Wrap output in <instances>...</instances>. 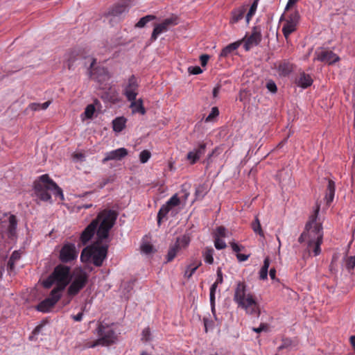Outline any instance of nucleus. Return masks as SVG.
Wrapping results in <instances>:
<instances>
[{
	"label": "nucleus",
	"instance_id": "f257e3e1",
	"mask_svg": "<svg viewBox=\"0 0 355 355\" xmlns=\"http://www.w3.org/2000/svg\"><path fill=\"white\" fill-rule=\"evenodd\" d=\"M117 216V213L114 210L104 209L101 211L96 218L93 220L80 234V239L83 244H86L95 232H96L97 241H103L107 239Z\"/></svg>",
	"mask_w": 355,
	"mask_h": 355
},
{
	"label": "nucleus",
	"instance_id": "a211bd4d",
	"mask_svg": "<svg viewBox=\"0 0 355 355\" xmlns=\"http://www.w3.org/2000/svg\"><path fill=\"white\" fill-rule=\"evenodd\" d=\"M297 23V16L295 15L286 20L282 28V32L286 40H288L289 35L295 31Z\"/></svg>",
	"mask_w": 355,
	"mask_h": 355
},
{
	"label": "nucleus",
	"instance_id": "7ed1b4c3",
	"mask_svg": "<svg viewBox=\"0 0 355 355\" xmlns=\"http://www.w3.org/2000/svg\"><path fill=\"white\" fill-rule=\"evenodd\" d=\"M34 190L36 196L43 201L51 199L49 191L55 196H60L61 199L64 198L62 189L46 174L41 175L34 182Z\"/></svg>",
	"mask_w": 355,
	"mask_h": 355
},
{
	"label": "nucleus",
	"instance_id": "473e14b6",
	"mask_svg": "<svg viewBox=\"0 0 355 355\" xmlns=\"http://www.w3.org/2000/svg\"><path fill=\"white\" fill-rule=\"evenodd\" d=\"M66 56L67 67L69 69H71L73 66V63L77 59V54L75 51H71L69 52Z\"/></svg>",
	"mask_w": 355,
	"mask_h": 355
},
{
	"label": "nucleus",
	"instance_id": "680f3d73",
	"mask_svg": "<svg viewBox=\"0 0 355 355\" xmlns=\"http://www.w3.org/2000/svg\"><path fill=\"white\" fill-rule=\"evenodd\" d=\"M269 275L272 280L276 279V270L275 268H271L269 272Z\"/></svg>",
	"mask_w": 355,
	"mask_h": 355
},
{
	"label": "nucleus",
	"instance_id": "79ce46f5",
	"mask_svg": "<svg viewBox=\"0 0 355 355\" xmlns=\"http://www.w3.org/2000/svg\"><path fill=\"white\" fill-rule=\"evenodd\" d=\"M180 203V199L177 196V195L173 196L166 203V205H168V207L171 209L172 207H175L178 205Z\"/></svg>",
	"mask_w": 355,
	"mask_h": 355
},
{
	"label": "nucleus",
	"instance_id": "4be33fe9",
	"mask_svg": "<svg viewBox=\"0 0 355 355\" xmlns=\"http://www.w3.org/2000/svg\"><path fill=\"white\" fill-rule=\"evenodd\" d=\"M126 119L123 116L116 118L112 121V126L114 131L116 132H121L125 127Z\"/></svg>",
	"mask_w": 355,
	"mask_h": 355
},
{
	"label": "nucleus",
	"instance_id": "f704fd0d",
	"mask_svg": "<svg viewBox=\"0 0 355 355\" xmlns=\"http://www.w3.org/2000/svg\"><path fill=\"white\" fill-rule=\"evenodd\" d=\"M190 242V239L187 236H183L182 237H178L176 240L175 245H178V247L180 248H186Z\"/></svg>",
	"mask_w": 355,
	"mask_h": 355
},
{
	"label": "nucleus",
	"instance_id": "bb28decb",
	"mask_svg": "<svg viewBox=\"0 0 355 355\" xmlns=\"http://www.w3.org/2000/svg\"><path fill=\"white\" fill-rule=\"evenodd\" d=\"M270 266V260L268 257H266L263 261V264L259 271V279L265 280L268 277V270Z\"/></svg>",
	"mask_w": 355,
	"mask_h": 355
},
{
	"label": "nucleus",
	"instance_id": "0eeeda50",
	"mask_svg": "<svg viewBox=\"0 0 355 355\" xmlns=\"http://www.w3.org/2000/svg\"><path fill=\"white\" fill-rule=\"evenodd\" d=\"M88 278V274L83 270H75L73 272L71 284L68 288V294L69 295H76L78 294V292L85 286Z\"/></svg>",
	"mask_w": 355,
	"mask_h": 355
},
{
	"label": "nucleus",
	"instance_id": "4c0bfd02",
	"mask_svg": "<svg viewBox=\"0 0 355 355\" xmlns=\"http://www.w3.org/2000/svg\"><path fill=\"white\" fill-rule=\"evenodd\" d=\"M227 236V230L223 226L218 227L214 234V238H225Z\"/></svg>",
	"mask_w": 355,
	"mask_h": 355
},
{
	"label": "nucleus",
	"instance_id": "412c9836",
	"mask_svg": "<svg viewBox=\"0 0 355 355\" xmlns=\"http://www.w3.org/2000/svg\"><path fill=\"white\" fill-rule=\"evenodd\" d=\"M335 182L333 180H329L328 181V185L327 187L326 195L324 198L327 205H329L334 200L335 195Z\"/></svg>",
	"mask_w": 355,
	"mask_h": 355
},
{
	"label": "nucleus",
	"instance_id": "cd10ccee",
	"mask_svg": "<svg viewBox=\"0 0 355 355\" xmlns=\"http://www.w3.org/2000/svg\"><path fill=\"white\" fill-rule=\"evenodd\" d=\"M17 226V220L15 215H10L8 218V230L11 236H12L16 231Z\"/></svg>",
	"mask_w": 355,
	"mask_h": 355
},
{
	"label": "nucleus",
	"instance_id": "4468645a",
	"mask_svg": "<svg viewBox=\"0 0 355 355\" xmlns=\"http://www.w3.org/2000/svg\"><path fill=\"white\" fill-rule=\"evenodd\" d=\"M238 306L239 307L244 309L247 314L254 315L256 316H259L260 315L259 304L257 302L254 296L246 299V300Z\"/></svg>",
	"mask_w": 355,
	"mask_h": 355
},
{
	"label": "nucleus",
	"instance_id": "c03bdc74",
	"mask_svg": "<svg viewBox=\"0 0 355 355\" xmlns=\"http://www.w3.org/2000/svg\"><path fill=\"white\" fill-rule=\"evenodd\" d=\"M219 114L218 109L216 107H214L211 108V112L209 114L207 117L205 119L206 122L210 121L214 117L217 116Z\"/></svg>",
	"mask_w": 355,
	"mask_h": 355
},
{
	"label": "nucleus",
	"instance_id": "3c124183",
	"mask_svg": "<svg viewBox=\"0 0 355 355\" xmlns=\"http://www.w3.org/2000/svg\"><path fill=\"white\" fill-rule=\"evenodd\" d=\"M28 108L32 111H39L42 110L41 103H33L28 105Z\"/></svg>",
	"mask_w": 355,
	"mask_h": 355
},
{
	"label": "nucleus",
	"instance_id": "6e6552de",
	"mask_svg": "<svg viewBox=\"0 0 355 355\" xmlns=\"http://www.w3.org/2000/svg\"><path fill=\"white\" fill-rule=\"evenodd\" d=\"M178 24V18L175 16H172L165 19L162 23L156 24L153 31L150 40L155 41L157 40L158 35L166 32L171 26H174Z\"/></svg>",
	"mask_w": 355,
	"mask_h": 355
},
{
	"label": "nucleus",
	"instance_id": "37998d69",
	"mask_svg": "<svg viewBox=\"0 0 355 355\" xmlns=\"http://www.w3.org/2000/svg\"><path fill=\"white\" fill-rule=\"evenodd\" d=\"M95 107L93 105H88L84 112V114L86 118L91 119L94 113Z\"/></svg>",
	"mask_w": 355,
	"mask_h": 355
},
{
	"label": "nucleus",
	"instance_id": "4d7b16f0",
	"mask_svg": "<svg viewBox=\"0 0 355 355\" xmlns=\"http://www.w3.org/2000/svg\"><path fill=\"white\" fill-rule=\"evenodd\" d=\"M267 329V325L265 324H261L258 328H253L252 330L257 333H260Z\"/></svg>",
	"mask_w": 355,
	"mask_h": 355
},
{
	"label": "nucleus",
	"instance_id": "de8ad7c7",
	"mask_svg": "<svg viewBox=\"0 0 355 355\" xmlns=\"http://www.w3.org/2000/svg\"><path fill=\"white\" fill-rule=\"evenodd\" d=\"M196 267H193L192 265H189L185 271L184 276L187 277L188 279H189L193 275V274L196 272Z\"/></svg>",
	"mask_w": 355,
	"mask_h": 355
},
{
	"label": "nucleus",
	"instance_id": "f8f14e48",
	"mask_svg": "<svg viewBox=\"0 0 355 355\" xmlns=\"http://www.w3.org/2000/svg\"><path fill=\"white\" fill-rule=\"evenodd\" d=\"M138 83L135 76H131L124 86L123 94L128 101L134 100L138 94Z\"/></svg>",
	"mask_w": 355,
	"mask_h": 355
},
{
	"label": "nucleus",
	"instance_id": "69168bd1",
	"mask_svg": "<svg viewBox=\"0 0 355 355\" xmlns=\"http://www.w3.org/2000/svg\"><path fill=\"white\" fill-rule=\"evenodd\" d=\"M50 101L41 103L42 110H46L50 105Z\"/></svg>",
	"mask_w": 355,
	"mask_h": 355
},
{
	"label": "nucleus",
	"instance_id": "39448f33",
	"mask_svg": "<svg viewBox=\"0 0 355 355\" xmlns=\"http://www.w3.org/2000/svg\"><path fill=\"white\" fill-rule=\"evenodd\" d=\"M70 268L64 265L56 266L51 275L43 282V286L49 288L53 284L56 286L53 290H56L62 295V291L69 282Z\"/></svg>",
	"mask_w": 355,
	"mask_h": 355
},
{
	"label": "nucleus",
	"instance_id": "5701e85b",
	"mask_svg": "<svg viewBox=\"0 0 355 355\" xmlns=\"http://www.w3.org/2000/svg\"><path fill=\"white\" fill-rule=\"evenodd\" d=\"M245 12V8L243 6L239 7V8L233 10L232 12L231 22L237 23L241 19H243Z\"/></svg>",
	"mask_w": 355,
	"mask_h": 355
},
{
	"label": "nucleus",
	"instance_id": "ddd939ff",
	"mask_svg": "<svg viewBox=\"0 0 355 355\" xmlns=\"http://www.w3.org/2000/svg\"><path fill=\"white\" fill-rule=\"evenodd\" d=\"M261 29L259 26H254L252 28L251 35L246 37L245 44L243 45L244 49L246 51H249L252 47L257 46L261 41Z\"/></svg>",
	"mask_w": 355,
	"mask_h": 355
},
{
	"label": "nucleus",
	"instance_id": "a19ab883",
	"mask_svg": "<svg viewBox=\"0 0 355 355\" xmlns=\"http://www.w3.org/2000/svg\"><path fill=\"white\" fill-rule=\"evenodd\" d=\"M214 246L217 250L225 249L227 246L225 242L220 238H214Z\"/></svg>",
	"mask_w": 355,
	"mask_h": 355
},
{
	"label": "nucleus",
	"instance_id": "9d476101",
	"mask_svg": "<svg viewBox=\"0 0 355 355\" xmlns=\"http://www.w3.org/2000/svg\"><path fill=\"white\" fill-rule=\"evenodd\" d=\"M61 294L56 290H52L49 297L42 301L37 306L39 311L49 312L61 297Z\"/></svg>",
	"mask_w": 355,
	"mask_h": 355
},
{
	"label": "nucleus",
	"instance_id": "7c9ffc66",
	"mask_svg": "<svg viewBox=\"0 0 355 355\" xmlns=\"http://www.w3.org/2000/svg\"><path fill=\"white\" fill-rule=\"evenodd\" d=\"M171 210L168 205H163L157 214V223L160 225L162 220L166 216L167 214Z\"/></svg>",
	"mask_w": 355,
	"mask_h": 355
},
{
	"label": "nucleus",
	"instance_id": "a878e982",
	"mask_svg": "<svg viewBox=\"0 0 355 355\" xmlns=\"http://www.w3.org/2000/svg\"><path fill=\"white\" fill-rule=\"evenodd\" d=\"M241 42H236L232 43L227 46H225L220 52V57H226L231 52L238 49V47L240 46Z\"/></svg>",
	"mask_w": 355,
	"mask_h": 355
},
{
	"label": "nucleus",
	"instance_id": "b1692460",
	"mask_svg": "<svg viewBox=\"0 0 355 355\" xmlns=\"http://www.w3.org/2000/svg\"><path fill=\"white\" fill-rule=\"evenodd\" d=\"M292 69V64L286 62L279 63L277 67L279 73L284 76L288 75L291 72Z\"/></svg>",
	"mask_w": 355,
	"mask_h": 355
},
{
	"label": "nucleus",
	"instance_id": "aec40b11",
	"mask_svg": "<svg viewBox=\"0 0 355 355\" xmlns=\"http://www.w3.org/2000/svg\"><path fill=\"white\" fill-rule=\"evenodd\" d=\"M296 82L299 87L306 88L312 85L313 79L310 75L302 72L300 74Z\"/></svg>",
	"mask_w": 355,
	"mask_h": 355
},
{
	"label": "nucleus",
	"instance_id": "58836bf2",
	"mask_svg": "<svg viewBox=\"0 0 355 355\" xmlns=\"http://www.w3.org/2000/svg\"><path fill=\"white\" fill-rule=\"evenodd\" d=\"M151 157V153L147 150H144L139 154V161L142 164L146 163Z\"/></svg>",
	"mask_w": 355,
	"mask_h": 355
},
{
	"label": "nucleus",
	"instance_id": "8fccbe9b",
	"mask_svg": "<svg viewBox=\"0 0 355 355\" xmlns=\"http://www.w3.org/2000/svg\"><path fill=\"white\" fill-rule=\"evenodd\" d=\"M141 252L145 254H150L153 251V246L149 243H144L141 246Z\"/></svg>",
	"mask_w": 355,
	"mask_h": 355
},
{
	"label": "nucleus",
	"instance_id": "13d9d810",
	"mask_svg": "<svg viewBox=\"0 0 355 355\" xmlns=\"http://www.w3.org/2000/svg\"><path fill=\"white\" fill-rule=\"evenodd\" d=\"M223 281V273H222L221 269L220 268H218V270H217V279H216V282H218V284H222Z\"/></svg>",
	"mask_w": 355,
	"mask_h": 355
},
{
	"label": "nucleus",
	"instance_id": "774afa93",
	"mask_svg": "<svg viewBox=\"0 0 355 355\" xmlns=\"http://www.w3.org/2000/svg\"><path fill=\"white\" fill-rule=\"evenodd\" d=\"M349 340H350V343H351L352 346L355 349V336H352L350 337Z\"/></svg>",
	"mask_w": 355,
	"mask_h": 355
},
{
	"label": "nucleus",
	"instance_id": "72a5a7b5",
	"mask_svg": "<svg viewBox=\"0 0 355 355\" xmlns=\"http://www.w3.org/2000/svg\"><path fill=\"white\" fill-rule=\"evenodd\" d=\"M252 228L255 233L259 234L261 236H264L258 216H255L254 220L252 223Z\"/></svg>",
	"mask_w": 355,
	"mask_h": 355
},
{
	"label": "nucleus",
	"instance_id": "c85d7f7f",
	"mask_svg": "<svg viewBox=\"0 0 355 355\" xmlns=\"http://www.w3.org/2000/svg\"><path fill=\"white\" fill-rule=\"evenodd\" d=\"M219 284L216 282H215L210 288V304L211 308V311L214 314L215 312V292L216 290V288Z\"/></svg>",
	"mask_w": 355,
	"mask_h": 355
},
{
	"label": "nucleus",
	"instance_id": "c9c22d12",
	"mask_svg": "<svg viewBox=\"0 0 355 355\" xmlns=\"http://www.w3.org/2000/svg\"><path fill=\"white\" fill-rule=\"evenodd\" d=\"M214 250L212 248H207L203 254L205 261L209 264H212L214 262Z\"/></svg>",
	"mask_w": 355,
	"mask_h": 355
},
{
	"label": "nucleus",
	"instance_id": "f03ea898",
	"mask_svg": "<svg viewBox=\"0 0 355 355\" xmlns=\"http://www.w3.org/2000/svg\"><path fill=\"white\" fill-rule=\"evenodd\" d=\"M319 211L320 205H317L314 213L306 225L305 230L298 239L300 243H306V250L309 252L313 251L314 256H318L321 252L320 245L323 237L321 224L317 222Z\"/></svg>",
	"mask_w": 355,
	"mask_h": 355
},
{
	"label": "nucleus",
	"instance_id": "393cba45",
	"mask_svg": "<svg viewBox=\"0 0 355 355\" xmlns=\"http://www.w3.org/2000/svg\"><path fill=\"white\" fill-rule=\"evenodd\" d=\"M127 12H128V8L125 5L119 4V5L114 6L112 8V10L110 11V14L114 17H121L122 15H123L124 13H126Z\"/></svg>",
	"mask_w": 355,
	"mask_h": 355
},
{
	"label": "nucleus",
	"instance_id": "6e6d98bb",
	"mask_svg": "<svg viewBox=\"0 0 355 355\" xmlns=\"http://www.w3.org/2000/svg\"><path fill=\"white\" fill-rule=\"evenodd\" d=\"M250 257V254H239L237 253L236 258L239 261H246Z\"/></svg>",
	"mask_w": 355,
	"mask_h": 355
},
{
	"label": "nucleus",
	"instance_id": "49530a36",
	"mask_svg": "<svg viewBox=\"0 0 355 355\" xmlns=\"http://www.w3.org/2000/svg\"><path fill=\"white\" fill-rule=\"evenodd\" d=\"M267 89L272 93H276L277 88L275 83L272 80H268L266 83Z\"/></svg>",
	"mask_w": 355,
	"mask_h": 355
},
{
	"label": "nucleus",
	"instance_id": "603ef678",
	"mask_svg": "<svg viewBox=\"0 0 355 355\" xmlns=\"http://www.w3.org/2000/svg\"><path fill=\"white\" fill-rule=\"evenodd\" d=\"M150 331L149 328H145L142 331V339L148 340L150 337Z\"/></svg>",
	"mask_w": 355,
	"mask_h": 355
},
{
	"label": "nucleus",
	"instance_id": "e433bc0d",
	"mask_svg": "<svg viewBox=\"0 0 355 355\" xmlns=\"http://www.w3.org/2000/svg\"><path fill=\"white\" fill-rule=\"evenodd\" d=\"M180 248L178 247V245L174 244V245L171 247L166 255L167 261H171L175 258Z\"/></svg>",
	"mask_w": 355,
	"mask_h": 355
},
{
	"label": "nucleus",
	"instance_id": "2f4dec72",
	"mask_svg": "<svg viewBox=\"0 0 355 355\" xmlns=\"http://www.w3.org/2000/svg\"><path fill=\"white\" fill-rule=\"evenodd\" d=\"M156 19V17L153 15H148L141 17L139 21L135 24L136 28H143L147 23Z\"/></svg>",
	"mask_w": 355,
	"mask_h": 355
},
{
	"label": "nucleus",
	"instance_id": "423d86ee",
	"mask_svg": "<svg viewBox=\"0 0 355 355\" xmlns=\"http://www.w3.org/2000/svg\"><path fill=\"white\" fill-rule=\"evenodd\" d=\"M98 339L92 342H87L85 345V348H94L96 346H109L116 340V334L112 324L104 322H98L96 329Z\"/></svg>",
	"mask_w": 355,
	"mask_h": 355
},
{
	"label": "nucleus",
	"instance_id": "338daca9",
	"mask_svg": "<svg viewBox=\"0 0 355 355\" xmlns=\"http://www.w3.org/2000/svg\"><path fill=\"white\" fill-rule=\"evenodd\" d=\"M43 328V326L42 325H40V326H37L33 331V334L35 335V334H38L40 331L42 330V329Z\"/></svg>",
	"mask_w": 355,
	"mask_h": 355
},
{
	"label": "nucleus",
	"instance_id": "dca6fc26",
	"mask_svg": "<svg viewBox=\"0 0 355 355\" xmlns=\"http://www.w3.org/2000/svg\"><path fill=\"white\" fill-rule=\"evenodd\" d=\"M206 144L200 143L196 148L187 153V159L191 164H194L205 154Z\"/></svg>",
	"mask_w": 355,
	"mask_h": 355
},
{
	"label": "nucleus",
	"instance_id": "864d4df0",
	"mask_svg": "<svg viewBox=\"0 0 355 355\" xmlns=\"http://www.w3.org/2000/svg\"><path fill=\"white\" fill-rule=\"evenodd\" d=\"M209 59V55H208L207 54H203V55H200V62H201V64L202 67H204L207 64Z\"/></svg>",
	"mask_w": 355,
	"mask_h": 355
},
{
	"label": "nucleus",
	"instance_id": "e2e57ef3",
	"mask_svg": "<svg viewBox=\"0 0 355 355\" xmlns=\"http://www.w3.org/2000/svg\"><path fill=\"white\" fill-rule=\"evenodd\" d=\"M219 91H220V87L219 86H216L213 89V96L214 98H216L218 93H219Z\"/></svg>",
	"mask_w": 355,
	"mask_h": 355
},
{
	"label": "nucleus",
	"instance_id": "bf43d9fd",
	"mask_svg": "<svg viewBox=\"0 0 355 355\" xmlns=\"http://www.w3.org/2000/svg\"><path fill=\"white\" fill-rule=\"evenodd\" d=\"M291 345V340L288 339H285L283 340V343L281 346H279V349H284L288 347Z\"/></svg>",
	"mask_w": 355,
	"mask_h": 355
},
{
	"label": "nucleus",
	"instance_id": "c756f323",
	"mask_svg": "<svg viewBox=\"0 0 355 355\" xmlns=\"http://www.w3.org/2000/svg\"><path fill=\"white\" fill-rule=\"evenodd\" d=\"M21 254L19 251H14L10 257L8 263V267L10 270H14L15 263L19 260Z\"/></svg>",
	"mask_w": 355,
	"mask_h": 355
},
{
	"label": "nucleus",
	"instance_id": "20e7f679",
	"mask_svg": "<svg viewBox=\"0 0 355 355\" xmlns=\"http://www.w3.org/2000/svg\"><path fill=\"white\" fill-rule=\"evenodd\" d=\"M102 241H96L90 246L84 248L80 254L82 262L92 263L95 266L100 267L107 257V245H101Z\"/></svg>",
	"mask_w": 355,
	"mask_h": 355
},
{
	"label": "nucleus",
	"instance_id": "9b49d317",
	"mask_svg": "<svg viewBox=\"0 0 355 355\" xmlns=\"http://www.w3.org/2000/svg\"><path fill=\"white\" fill-rule=\"evenodd\" d=\"M253 296L254 295L248 291V286L244 282H239L236 284L234 291V300L238 305L243 302L246 299Z\"/></svg>",
	"mask_w": 355,
	"mask_h": 355
},
{
	"label": "nucleus",
	"instance_id": "a18cd8bd",
	"mask_svg": "<svg viewBox=\"0 0 355 355\" xmlns=\"http://www.w3.org/2000/svg\"><path fill=\"white\" fill-rule=\"evenodd\" d=\"M355 267V256L349 257L346 261V268L352 270Z\"/></svg>",
	"mask_w": 355,
	"mask_h": 355
},
{
	"label": "nucleus",
	"instance_id": "ea45409f",
	"mask_svg": "<svg viewBox=\"0 0 355 355\" xmlns=\"http://www.w3.org/2000/svg\"><path fill=\"white\" fill-rule=\"evenodd\" d=\"M257 8V1H254L251 5L250 8L246 15L245 20H246L247 23H249L251 17L254 15Z\"/></svg>",
	"mask_w": 355,
	"mask_h": 355
},
{
	"label": "nucleus",
	"instance_id": "6ab92c4d",
	"mask_svg": "<svg viewBox=\"0 0 355 355\" xmlns=\"http://www.w3.org/2000/svg\"><path fill=\"white\" fill-rule=\"evenodd\" d=\"M129 101L130 102V107L132 109V113H139L142 115L145 114L146 110L144 107L141 98H139L138 100L135 98Z\"/></svg>",
	"mask_w": 355,
	"mask_h": 355
},
{
	"label": "nucleus",
	"instance_id": "2eb2a0df",
	"mask_svg": "<svg viewBox=\"0 0 355 355\" xmlns=\"http://www.w3.org/2000/svg\"><path fill=\"white\" fill-rule=\"evenodd\" d=\"M128 151L125 148H120L105 153V157L102 160L103 163H105L110 160L119 161L126 157Z\"/></svg>",
	"mask_w": 355,
	"mask_h": 355
},
{
	"label": "nucleus",
	"instance_id": "052dcab7",
	"mask_svg": "<svg viewBox=\"0 0 355 355\" xmlns=\"http://www.w3.org/2000/svg\"><path fill=\"white\" fill-rule=\"evenodd\" d=\"M83 312H80L79 313H78L77 315H72V318L75 320V321H77V322H80L83 319Z\"/></svg>",
	"mask_w": 355,
	"mask_h": 355
},
{
	"label": "nucleus",
	"instance_id": "f3484780",
	"mask_svg": "<svg viewBox=\"0 0 355 355\" xmlns=\"http://www.w3.org/2000/svg\"><path fill=\"white\" fill-rule=\"evenodd\" d=\"M315 54L317 60L329 64L339 60V57L331 51L321 50L317 51Z\"/></svg>",
	"mask_w": 355,
	"mask_h": 355
},
{
	"label": "nucleus",
	"instance_id": "5fc2aeb1",
	"mask_svg": "<svg viewBox=\"0 0 355 355\" xmlns=\"http://www.w3.org/2000/svg\"><path fill=\"white\" fill-rule=\"evenodd\" d=\"M230 245H231V247H232L233 251H234L236 252H239V251L242 250L244 248L243 246L239 245L237 243H234V242L231 243Z\"/></svg>",
	"mask_w": 355,
	"mask_h": 355
},
{
	"label": "nucleus",
	"instance_id": "0e129e2a",
	"mask_svg": "<svg viewBox=\"0 0 355 355\" xmlns=\"http://www.w3.org/2000/svg\"><path fill=\"white\" fill-rule=\"evenodd\" d=\"M297 1L298 0H288L286 9H288L290 7L293 6Z\"/></svg>",
	"mask_w": 355,
	"mask_h": 355
},
{
	"label": "nucleus",
	"instance_id": "1a4fd4ad",
	"mask_svg": "<svg viewBox=\"0 0 355 355\" xmlns=\"http://www.w3.org/2000/svg\"><path fill=\"white\" fill-rule=\"evenodd\" d=\"M78 251L75 244L66 243L60 252V259L62 262L68 263L77 259Z\"/></svg>",
	"mask_w": 355,
	"mask_h": 355
},
{
	"label": "nucleus",
	"instance_id": "09e8293b",
	"mask_svg": "<svg viewBox=\"0 0 355 355\" xmlns=\"http://www.w3.org/2000/svg\"><path fill=\"white\" fill-rule=\"evenodd\" d=\"M188 71L191 74L197 75V74L201 73L202 72V70L201 69V68L200 67L195 66V67H189L188 68Z\"/></svg>",
	"mask_w": 355,
	"mask_h": 355
}]
</instances>
